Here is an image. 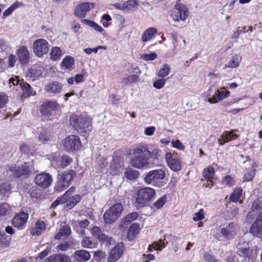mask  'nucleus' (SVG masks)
I'll return each mask as SVG.
<instances>
[{
    "label": "nucleus",
    "mask_w": 262,
    "mask_h": 262,
    "mask_svg": "<svg viewBox=\"0 0 262 262\" xmlns=\"http://www.w3.org/2000/svg\"><path fill=\"white\" fill-rule=\"evenodd\" d=\"M148 147L146 145L137 146L133 150V157L130 161V165L134 168L139 169H144L148 168L150 160L147 154Z\"/></svg>",
    "instance_id": "obj_1"
},
{
    "label": "nucleus",
    "mask_w": 262,
    "mask_h": 262,
    "mask_svg": "<svg viewBox=\"0 0 262 262\" xmlns=\"http://www.w3.org/2000/svg\"><path fill=\"white\" fill-rule=\"evenodd\" d=\"M71 125L80 134H88L92 128V119L85 114H72L69 119Z\"/></svg>",
    "instance_id": "obj_2"
},
{
    "label": "nucleus",
    "mask_w": 262,
    "mask_h": 262,
    "mask_svg": "<svg viewBox=\"0 0 262 262\" xmlns=\"http://www.w3.org/2000/svg\"><path fill=\"white\" fill-rule=\"evenodd\" d=\"M123 206L121 203H116L111 206L103 215L104 222L107 224L114 223L121 214Z\"/></svg>",
    "instance_id": "obj_3"
},
{
    "label": "nucleus",
    "mask_w": 262,
    "mask_h": 262,
    "mask_svg": "<svg viewBox=\"0 0 262 262\" xmlns=\"http://www.w3.org/2000/svg\"><path fill=\"white\" fill-rule=\"evenodd\" d=\"M155 193V191L149 187L140 189L137 192L136 202L139 207L143 206L154 198Z\"/></svg>",
    "instance_id": "obj_4"
},
{
    "label": "nucleus",
    "mask_w": 262,
    "mask_h": 262,
    "mask_svg": "<svg viewBox=\"0 0 262 262\" xmlns=\"http://www.w3.org/2000/svg\"><path fill=\"white\" fill-rule=\"evenodd\" d=\"M188 15V8L180 0L177 1L174 6V10L172 12L170 16L173 21H185Z\"/></svg>",
    "instance_id": "obj_5"
},
{
    "label": "nucleus",
    "mask_w": 262,
    "mask_h": 262,
    "mask_svg": "<svg viewBox=\"0 0 262 262\" xmlns=\"http://www.w3.org/2000/svg\"><path fill=\"white\" fill-rule=\"evenodd\" d=\"M76 176V172L74 170L66 171L58 176V184L56 189L58 191H62L68 187L69 183L74 177Z\"/></svg>",
    "instance_id": "obj_6"
},
{
    "label": "nucleus",
    "mask_w": 262,
    "mask_h": 262,
    "mask_svg": "<svg viewBox=\"0 0 262 262\" xmlns=\"http://www.w3.org/2000/svg\"><path fill=\"white\" fill-rule=\"evenodd\" d=\"M81 146L78 136L71 135L66 137L63 142V147L67 151L79 150Z\"/></svg>",
    "instance_id": "obj_7"
},
{
    "label": "nucleus",
    "mask_w": 262,
    "mask_h": 262,
    "mask_svg": "<svg viewBox=\"0 0 262 262\" xmlns=\"http://www.w3.org/2000/svg\"><path fill=\"white\" fill-rule=\"evenodd\" d=\"M165 177V172L162 169H156L148 172L144 177V181L146 184L156 185L158 182L163 180Z\"/></svg>",
    "instance_id": "obj_8"
},
{
    "label": "nucleus",
    "mask_w": 262,
    "mask_h": 262,
    "mask_svg": "<svg viewBox=\"0 0 262 262\" xmlns=\"http://www.w3.org/2000/svg\"><path fill=\"white\" fill-rule=\"evenodd\" d=\"M10 87L12 85L16 86V88H20L23 91V95L25 97H28L31 96H34L36 94L35 91H33L30 84L26 83H19V80L13 78L9 79ZM16 90H18L17 88Z\"/></svg>",
    "instance_id": "obj_9"
},
{
    "label": "nucleus",
    "mask_w": 262,
    "mask_h": 262,
    "mask_svg": "<svg viewBox=\"0 0 262 262\" xmlns=\"http://www.w3.org/2000/svg\"><path fill=\"white\" fill-rule=\"evenodd\" d=\"M33 49L35 55L40 57L48 52L49 43L45 39H38L33 42Z\"/></svg>",
    "instance_id": "obj_10"
},
{
    "label": "nucleus",
    "mask_w": 262,
    "mask_h": 262,
    "mask_svg": "<svg viewBox=\"0 0 262 262\" xmlns=\"http://www.w3.org/2000/svg\"><path fill=\"white\" fill-rule=\"evenodd\" d=\"M230 95V92L226 91V88L223 86L220 90H217L212 96L210 93L208 94L207 96V101L211 104H215L229 97Z\"/></svg>",
    "instance_id": "obj_11"
},
{
    "label": "nucleus",
    "mask_w": 262,
    "mask_h": 262,
    "mask_svg": "<svg viewBox=\"0 0 262 262\" xmlns=\"http://www.w3.org/2000/svg\"><path fill=\"white\" fill-rule=\"evenodd\" d=\"M238 226L234 222H230L221 229V235L227 239H231L234 238L237 234Z\"/></svg>",
    "instance_id": "obj_12"
},
{
    "label": "nucleus",
    "mask_w": 262,
    "mask_h": 262,
    "mask_svg": "<svg viewBox=\"0 0 262 262\" xmlns=\"http://www.w3.org/2000/svg\"><path fill=\"white\" fill-rule=\"evenodd\" d=\"M166 162L169 167L174 171L181 169V162L176 154L167 152L165 155Z\"/></svg>",
    "instance_id": "obj_13"
},
{
    "label": "nucleus",
    "mask_w": 262,
    "mask_h": 262,
    "mask_svg": "<svg viewBox=\"0 0 262 262\" xmlns=\"http://www.w3.org/2000/svg\"><path fill=\"white\" fill-rule=\"evenodd\" d=\"M52 182V176L48 173L42 172L37 174L35 178V184L43 188L48 187Z\"/></svg>",
    "instance_id": "obj_14"
},
{
    "label": "nucleus",
    "mask_w": 262,
    "mask_h": 262,
    "mask_svg": "<svg viewBox=\"0 0 262 262\" xmlns=\"http://www.w3.org/2000/svg\"><path fill=\"white\" fill-rule=\"evenodd\" d=\"M59 107V104L55 101H46L41 105L39 111L43 115L50 116L52 111L57 110Z\"/></svg>",
    "instance_id": "obj_15"
},
{
    "label": "nucleus",
    "mask_w": 262,
    "mask_h": 262,
    "mask_svg": "<svg viewBox=\"0 0 262 262\" xmlns=\"http://www.w3.org/2000/svg\"><path fill=\"white\" fill-rule=\"evenodd\" d=\"M15 177L19 178L22 176L27 177L30 172V169L29 164L25 162L20 166L12 167L10 169Z\"/></svg>",
    "instance_id": "obj_16"
},
{
    "label": "nucleus",
    "mask_w": 262,
    "mask_h": 262,
    "mask_svg": "<svg viewBox=\"0 0 262 262\" xmlns=\"http://www.w3.org/2000/svg\"><path fill=\"white\" fill-rule=\"evenodd\" d=\"M28 214L22 211L17 213L12 220V224L14 227L22 228L26 223L28 219Z\"/></svg>",
    "instance_id": "obj_17"
},
{
    "label": "nucleus",
    "mask_w": 262,
    "mask_h": 262,
    "mask_svg": "<svg viewBox=\"0 0 262 262\" xmlns=\"http://www.w3.org/2000/svg\"><path fill=\"white\" fill-rule=\"evenodd\" d=\"M92 234L97 238L99 241L102 242H106L111 245L114 242L113 239L111 237H107L101 231V229L97 226H95L92 229Z\"/></svg>",
    "instance_id": "obj_18"
},
{
    "label": "nucleus",
    "mask_w": 262,
    "mask_h": 262,
    "mask_svg": "<svg viewBox=\"0 0 262 262\" xmlns=\"http://www.w3.org/2000/svg\"><path fill=\"white\" fill-rule=\"evenodd\" d=\"M250 232L257 237H260L262 234V213L258 214L256 221L252 224Z\"/></svg>",
    "instance_id": "obj_19"
},
{
    "label": "nucleus",
    "mask_w": 262,
    "mask_h": 262,
    "mask_svg": "<svg viewBox=\"0 0 262 262\" xmlns=\"http://www.w3.org/2000/svg\"><path fill=\"white\" fill-rule=\"evenodd\" d=\"M95 6L94 3H83L79 4L75 10V14L79 17H84L86 12L93 9Z\"/></svg>",
    "instance_id": "obj_20"
},
{
    "label": "nucleus",
    "mask_w": 262,
    "mask_h": 262,
    "mask_svg": "<svg viewBox=\"0 0 262 262\" xmlns=\"http://www.w3.org/2000/svg\"><path fill=\"white\" fill-rule=\"evenodd\" d=\"M16 54L20 63L22 64L28 63L29 61L30 54L27 47L21 46L16 51Z\"/></svg>",
    "instance_id": "obj_21"
},
{
    "label": "nucleus",
    "mask_w": 262,
    "mask_h": 262,
    "mask_svg": "<svg viewBox=\"0 0 262 262\" xmlns=\"http://www.w3.org/2000/svg\"><path fill=\"white\" fill-rule=\"evenodd\" d=\"M122 253L123 249L121 246L118 245L115 246L110 252L107 262H116L120 258Z\"/></svg>",
    "instance_id": "obj_22"
},
{
    "label": "nucleus",
    "mask_w": 262,
    "mask_h": 262,
    "mask_svg": "<svg viewBox=\"0 0 262 262\" xmlns=\"http://www.w3.org/2000/svg\"><path fill=\"white\" fill-rule=\"evenodd\" d=\"M62 86L57 81H52L45 85V90L50 94H58L61 92Z\"/></svg>",
    "instance_id": "obj_23"
},
{
    "label": "nucleus",
    "mask_w": 262,
    "mask_h": 262,
    "mask_svg": "<svg viewBox=\"0 0 262 262\" xmlns=\"http://www.w3.org/2000/svg\"><path fill=\"white\" fill-rule=\"evenodd\" d=\"M73 256L78 262L87 261L91 257L90 253L85 250H76L75 251Z\"/></svg>",
    "instance_id": "obj_24"
},
{
    "label": "nucleus",
    "mask_w": 262,
    "mask_h": 262,
    "mask_svg": "<svg viewBox=\"0 0 262 262\" xmlns=\"http://www.w3.org/2000/svg\"><path fill=\"white\" fill-rule=\"evenodd\" d=\"M46 262H71L70 258L64 254H55L46 259Z\"/></svg>",
    "instance_id": "obj_25"
},
{
    "label": "nucleus",
    "mask_w": 262,
    "mask_h": 262,
    "mask_svg": "<svg viewBox=\"0 0 262 262\" xmlns=\"http://www.w3.org/2000/svg\"><path fill=\"white\" fill-rule=\"evenodd\" d=\"M171 237V235H166L163 239H160L159 242H154L152 245H150L148 247V251H151L152 248L157 249V250H161L162 248H163L167 244L168 242L166 241L167 238Z\"/></svg>",
    "instance_id": "obj_26"
},
{
    "label": "nucleus",
    "mask_w": 262,
    "mask_h": 262,
    "mask_svg": "<svg viewBox=\"0 0 262 262\" xmlns=\"http://www.w3.org/2000/svg\"><path fill=\"white\" fill-rule=\"evenodd\" d=\"M157 33V30L155 28H149L147 29L142 35V41L143 42L148 41L151 40Z\"/></svg>",
    "instance_id": "obj_27"
},
{
    "label": "nucleus",
    "mask_w": 262,
    "mask_h": 262,
    "mask_svg": "<svg viewBox=\"0 0 262 262\" xmlns=\"http://www.w3.org/2000/svg\"><path fill=\"white\" fill-rule=\"evenodd\" d=\"M47 156L52 166L56 168H61V157L58 153H54Z\"/></svg>",
    "instance_id": "obj_28"
},
{
    "label": "nucleus",
    "mask_w": 262,
    "mask_h": 262,
    "mask_svg": "<svg viewBox=\"0 0 262 262\" xmlns=\"http://www.w3.org/2000/svg\"><path fill=\"white\" fill-rule=\"evenodd\" d=\"M140 228L138 224L134 223L132 224L127 231V238L128 241H132L135 236L139 233Z\"/></svg>",
    "instance_id": "obj_29"
},
{
    "label": "nucleus",
    "mask_w": 262,
    "mask_h": 262,
    "mask_svg": "<svg viewBox=\"0 0 262 262\" xmlns=\"http://www.w3.org/2000/svg\"><path fill=\"white\" fill-rule=\"evenodd\" d=\"M74 190L75 188L74 187H71L62 196L57 198V199L52 204L51 207L55 208L59 204L64 203L66 200H67L68 199L69 196H70Z\"/></svg>",
    "instance_id": "obj_30"
},
{
    "label": "nucleus",
    "mask_w": 262,
    "mask_h": 262,
    "mask_svg": "<svg viewBox=\"0 0 262 262\" xmlns=\"http://www.w3.org/2000/svg\"><path fill=\"white\" fill-rule=\"evenodd\" d=\"M46 228V225L43 221H38L36 223L35 225L31 229V234L32 235H39L41 232Z\"/></svg>",
    "instance_id": "obj_31"
},
{
    "label": "nucleus",
    "mask_w": 262,
    "mask_h": 262,
    "mask_svg": "<svg viewBox=\"0 0 262 262\" xmlns=\"http://www.w3.org/2000/svg\"><path fill=\"white\" fill-rule=\"evenodd\" d=\"M81 200V196L78 195H75L72 197L69 196L68 199L65 201L67 202L66 207L69 209H72L74 207L77 203H78Z\"/></svg>",
    "instance_id": "obj_32"
},
{
    "label": "nucleus",
    "mask_w": 262,
    "mask_h": 262,
    "mask_svg": "<svg viewBox=\"0 0 262 262\" xmlns=\"http://www.w3.org/2000/svg\"><path fill=\"white\" fill-rule=\"evenodd\" d=\"M52 139V136L50 132L44 130L40 133L38 136V142L45 144L50 141Z\"/></svg>",
    "instance_id": "obj_33"
},
{
    "label": "nucleus",
    "mask_w": 262,
    "mask_h": 262,
    "mask_svg": "<svg viewBox=\"0 0 262 262\" xmlns=\"http://www.w3.org/2000/svg\"><path fill=\"white\" fill-rule=\"evenodd\" d=\"M71 233V229L69 226H63L54 236V238L56 240L60 239L62 237H66L70 235Z\"/></svg>",
    "instance_id": "obj_34"
},
{
    "label": "nucleus",
    "mask_w": 262,
    "mask_h": 262,
    "mask_svg": "<svg viewBox=\"0 0 262 262\" xmlns=\"http://www.w3.org/2000/svg\"><path fill=\"white\" fill-rule=\"evenodd\" d=\"M139 175L138 171L134 170L131 168H126L124 171V176L126 179L133 180L136 179Z\"/></svg>",
    "instance_id": "obj_35"
},
{
    "label": "nucleus",
    "mask_w": 262,
    "mask_h": 262,
    "mask_svg": "<svg viewBox=\"0 0 262 262\" xmlns=\"http://www.w3.org/2000/svg\"><path fill=\"white\" fill-rule=\"evenodd\" d=\"M242 60V57L238 55H234L229 60L228 64L226 66L229 68H236Z\"/></svg>",
    "instance_id": "obj_36"
},
{
    "label": "nucleus",
    "mask_w": 262,
    "mask_h": 262,
    "mask_svg": "<svg viewBox=\"0 0 262 262\" xmlns=\"http://www.w3.org/2000/svg\"><path fill=\"white\" fill-rule=\"evenodd\" d=\"M124 3L126 12L136 9L139 6V3L136 0H129Z\"/></svg>",
    "instance_id": "obj_37"
},
{
    "label": "nucleus",
    "mask_w": 262,
    "mask_h": 262,
    "mask_svg": "<svg viewBox=\"0 0 262 262\" xmlns=\"http://www.w3.org/2000/svg\"><path fill=\"white\" fill-rule=\"evenodd\" d=\"M255 174V169L252 164L249 168L246 169V172L244 175V180L245 181H250Z\"/></svg>",
    "instance_id": "obj_38"
},
{
    "label": "nucleus",
    "mask_w": 262,
    "mask_h": 262,
    "mask_svg": "<svg viewBox=\"0 0 262 262\" xmlns=\"http://www.w3.org/2000/svg\"><path fill=\"white\" fill-rule=\"evenodd\" d=\"M139 81V76L135 75V74H132L130 75H129L126 78H124L122 80V83H123L124 85H128L131 83L137 82Z\"/></svg>",
    "instance_id": "obj_39"
},
{
    "label": "nucleus",
    "mask_w": 262,
    "mask_h": 262,
    "mask_svg": "<svg viewBox=\"0 0 262 262\" xmlns=\"http://www.w3.org/2000/svg\"><path fill=\"white\" fill-rule=\"evenodd\" d=\"M11 241V237L9 235L3 233L0 238V248H5L9 246Z\"/></svg>",
    "instance_id": "obj_40"
},
{
    "label": "nucleus",
    "mask_w": 262,
    "mask_h": 262,
    "mask_svg": "<svg viewBox=\"0 0 262 262\" xmlns=\"http://www.w3.org/2000/svg\"><path fill=\"white\" fill-rule=\"evenodd\" d=\"M96 244L91 240L90 237H85L81 242V245L83 248L93 249L96 247Z\"/></svg>",
    "instance_id": "obj_41"
},
{
    "label": "nucleus",
    "mask_w": 262,
    "mask_h": 262,
    "mask_svg": "<svg viewBox=\"0 0 262 262\" xmlns=\"http://www.w3.org/2000/svg\"><path fill=\"white\" fill-rule=\"evenodd\" d=\"M203 177L206 179H212L214 175V170L212 166L205 168L202 173Z\"/></svg>",
    "instance_id": "obj_42"
},
{
    "label": "nucleus",
    "mask_w": 262,
    "mask_h": 262,
    "mask_svg": "<svg viewBox=\"0 0 262 262\" xmlns=\"http://www.w3.org/2000/svg\"><path fill=\"white\" fill-rule=\"evenodd\" d=\"M10 184L8 182H2L0 184V194L6 195L10 193Z\"/></svg>",
    "instance_id": "obj_43"
},
{
    "label": "nucleus",
    "mask_w": 262,
    "mask_h": 262,
    "mask_svg": "<svg viewBox=\"0 0 262 262\" xmlns=\"http://www.w3.org/2000/svg\"><path fill=\"white\" fill-rule=\"evenodd\" d=\"M242 193V189L241 188H238L235 189L229 198L230 201L233 202H237L241 198Z\"/></svg>",
    "instance_id": "obj_44"
},
{
    "label": "nucleus",
    "mask_w": 262,
    "mask_h": 262,
    "mask_svg": "<svg viewBox=\"0 0 262 262\" xmlns=\"http://www.w3.org/2000/svg\"><path fill=\"white\" fill-rule=\"evenodd\" d=\"M62 55L61 51L58 47H53L51 51L50 56L51 58L53 60H56L59 59Z\"/></svg>",
    "instance_id": "obj_45"
},
{
    "label": "nucleus",
    "mask_w": 262,
    "mask_h": 262,
    "mask_svg": "<svg viewBox=\"0 0 262 262\" xmlns=\"http://www.w3.org/2000/svg\"><path fill=\"white\" fill-rule=\"evenodd\" d=\"M74 59L72 57L66 56L63 59L61 66L66 69H69L74 64Z\"/></svg>",
    "instance_id": "obj_46"
},
{
    "label": "nucleus",
    "mask_w": 262,
    "mask_h": 262,
    "mask_svg": "<svg viewBox=\"0 0 262 262\" xmlns=\"http://www.w3.org/2000/svg\"><path fill=\"white\" fill-rule=\"evenodd\" d=\"M21 5V3L16 2L3 13V17H5L10 15L15 9L19 7Z\"/></svg>",
    "instance_id": "obj_47"
},
{
    "label": "nucleus",
    "mask_w": 262,
    "mask_h": 262,
    "mask_svg": "<svg viewBox=\"0 0 262 262\" xmlns=\"http://www.w3.org/2000/svg\"><path fill=\"white\" fill-rule=\"evenodd\" d=\"M170 69V67L168 64H164L163 67L159 70L158 76L162 78L166 77L169 74Z\"/></svg>",
    "instance_id": "obj_48"
},
{
    "label": "nucleus",
    "mask_w": 262,
    "mask_h": 262,
    "mask_svg": "<svg viewBox=\"0 0 262 262\" xmlns=\"http://www.w3.org/2000/svg\"><path fill=\"white\" fill-rule=\"evenodd\" d=\"M148 154H147L149 160L152 159L154 160H158L159 157L160 156L161 150L159 149L155 148L154 149L151 151L148 149Z\"/></svg>",
    "instance_id": "obj_49"
},
{
    "label": "nucleus",
    "mask_w": 262,
    "mask_h": 262,
    "mask_svg": "<svg viewBox=\"0 0 262 262\" xmlns=\"http://www.w3.org/2000/svg\"><path fill=\"white\" fill-rule=\"evenodd\" d=\"M237 136L234 135L232 132H224L222 135V139L224 142H228L230 140L236 138Z\"/></svg>",
    "instance_id": "obj_50"
},
{
    "label": "nucleus",
    "mask_w": 262,
    "mask_h": 262,
    "mask_svg": "<svg viewBox=\"0 0 262 262\" xmlns=\"http://www.w3.org/2000/svg\"><path fill=\"white\" fill-rule=\"evenodd\" d=\"M241 254L243 255V256L245 257L246 260L248 262H252L253 259L251 257L252 254V251L249 250V249L244 248L242 249L241 251Z\"/></svg>",
    "instance_id": "obj_51"
},
{
    "label": "nucleus",
    "mask_w": 262,
    "mask_h": 262,
    "mask_svg": "<svg viewBox=\"0 0 262 262\" xmlns=\"http://www.w3.org/2000/svg\"><path fill=\"white\" fill-rule=\"evenodd\" d=\"M138 214L137 212H133L125 216L122 221L125 223H126L128 224L135 220L138 217Z\"/></svg>",
    "instance_id": "obj_52"
},
{
    "label": "nucleus",
    "mask_w": 262,
    "mask_h": 262,
    "mask_svg": "<svg viewBox=\"0 0 262 262\" xmlns=\"http://www.w3.org/2000/svg\"><path fill=\"white\" fill-rule=\"evenodd\" d=\"M120 166L115 161L113 160L110 165L111 173L113 174H116L120 169Z\"/></svg>",
    "instance_id": "obj_53"
},
{
    "label": "nucleus",
    "mask_w": 262,
    "mask_h": 262,
    "mask_svg": "<svg viewBox=\"0 0 262 262\" xmlns=\"http://www.w3.org/2000/svg\"><path fill=\"white\" fill-rule=\"evenodd\" d=\"M204 217V210L203 209H201L198 212L194 214L192 220L194 222H197L203 220Z\"/></svg>",
    "instance_id": "obj_54"
},
{
    "label": "nucleus",
    "mask_w": 262,
    "mask_h": 262,
    "mask_svg": "<svg viewBox=\"0 0 262 262\" xmlns=\"http://www.w3.org/2000/svg\"><path fill=\"white\" fill-rule=\"evenodd\" d=\"M166 82V79L164 78L159 79L156 80L154 83L153 86L157 89H162L165 85Z\"/></svg>",
    "instance_id": "obj_55"
},
{
    "label": "nucleus",
    "mask_w": 262,
    "mask_h": 262,
    "mask_svg": "<svg viewBox=\"0 0 262 262\" xmlns=\"http://www.w3.org/2000/svg\"><path fill=\"white\" fill-rule=\"evenodd\" d=\"M166 196L164 195L158 200L154 204L155 207L157 209L162 208L166 202Z\"/></svg>",
    "instance_id": "obj_56"
},
{
    "label": "nucleus",
    "mask_w": 262,
    "mask_h": 262,
    "mask_svg": "<svg viewBox=\"0 0 262 262\" xmlns=\"http://www.w3.org/2000/svg\"><path fill=\"white\" fill-rule=\"evenodd\" d=\"M71 245V243L70 242H63L58 245L56 247V249L58 250L64 251L67 250L69 248H70Z\"/></svg>",
    "instance_id": "obj_57"
},
{
    "label": "nucleus",
    "mask_w": 262,
    "mask_h": 262,
    "mask_svg": "<svg viewBox=\"0 0 262 262\" xmlns=\"http://www.w3.org/2000/svg\"><path fill=\"white\" fill-rule=\"evenodd\" d=\"M8 102L7 96L5 93H0V108L4 107Z\"/></svg>",
    "instance_id": "obj_58"
},
{
    "label": "nucleus",
    "mask_w": 262,
    "mask_h": 262,
    "mask_svg": "<svg viewBox=\"0 0 262 262\" xmlns=\"http://www.w3.org/2000/svg\"><path fill=\"white\" fill-rule=\"evenodd\" d=\"M157 54L155 53H152L149 54H143L141 55V58L145 60H153L157 58Z\"/></svg>",
    "instance_id": "obj_59"
},
{
    "label": "nucleus",
    "mask_w": 262,
    "mask_h": 262,
    "mask_svg": "<svg viewBox=\"0 0 262 262\" xmlns=\"http://www.w3.org/2000/svg\"><path fill=\"white\" fill-rule=\"evenodd\" d=\"M89 225V222L88 220L85 219L83 221H79L76 225L77 231H79V228H85Z\"/></svg>",
    "instance_id": "obj_60"
},
{
    "label": "nucleus",
    "mask_w": 262,
    "mask_h": 262,
    "mask_svg": "<svg viewBox=\"0 0 262 262\" xmlns=\"http://www.w3.org/2000/svg\"><path fill=\"white\" fill-rule=\"evenodd\" d=\"M71 161V159L67 156L61 157V168H63L69 165Z\"/></svg>",
    "instance_id": "obj_61"
},
{
    "label": "nucleus",
    "mask_w": 262,
    "mask_h": 262,
    "mask_svg": "<svg viewBox=\"0 0 262 262\" xmlns=\"http://www.w3.org/2000/svg\"><path fill=\"white\" fill-rule=\"evenodd\" d=\"M171 144L172 146L174 148H176L179 150H183L185 149V146L183 144L179 141V140H173L171 142Z\"/></svg>",
    "instance_id": "obj_62"
},
{
    "label": "nucleus",
    "mask_w": 262,
    "mask_h": 262,
    "mask_svg": "<svg viewBox=\"0 0 262 262\" xmlns=\"http://www.w3.org/2000/svg\"><path fill=\"white\" fill-rule=\"evenodd\" d=\"M204 257L206 262H219L214 256L208 253L205 254Z\"/></svg>",
    "instance_id": "obj_63"
},
{
    "label": "nucleus",
    "mask_w": 262,
    "mask_h": 262,
    "mask_svg": "<svg viewBox=\"0 0 262 262\" xmlns=\"http://www.w3.org/2000/svg\"><path fill=\"white\" fill-rule=\"evenodd\" d=\"M16 62L15 56L13 54H10L8 56V66L9 67H13Z\"/></svg>",
    "instance_id": "obj_64"
}]
</instances>
